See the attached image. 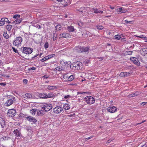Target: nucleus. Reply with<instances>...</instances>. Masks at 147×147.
Returning <instances> with one entry per match:
<instances>
[{"mask_svg": "<svg viewBox=\"0 0 147 147\" xmlns=\"http://www.w3.org/2000/svg\"><path fill=\"white\" fill-rule=\"evenodd\" d=\"M16 102V100L13 96H10L8 98V99L5 103V105L7 106H9L13 103Z\"/></svg>", "mask_w": 147, "mask_h": 147, "instance_id": "nucleus-1", "label": "nucleus"}, {"mask_svg": "<svg viewBox=\"0 0 147 147\" xmlns=\"http://www.w3.org/2000/svg\"><path fill=\"white\" fill-rule=\"evenodd\" d=\"M20 51L26 54H30L33 51V49L28 47H22L20 49Z\"/></svg>", "mask_w": 147, "mask_h": 147, "instance_id": "nucleus-2", "label": "nucleus"}, {"mask_svg": "<svg viewBox=\"0 0 147 147\" xmlns=\"http://www.w3.org/2000/svg\"><path fill=\"white\" fill-rule=\"evenodd\" d=\"M89 49V47H76L75 50H76L78 53H81L83 52H85L88 51Z\"/></svg>", "mask_w": 147, "mask_h": 147, "instance_id": "nucleus-3", "label": "nucleus"}, {"mask_svg": "<svg viewBox=\"0 0 147 147\" xmlns=\"http://www.w3.org/2000/svg\"><path fill=\"white\" fill-rule=\"evenodd\" d=\"M22 41V38L21 37H18L15 39L13 41V44L16 46H19L21 44Z\"/></svg>", "mask_w": 147, "mask_h": 147, "instance_id": "nucleus-4", "label": "nucleus"}, {"mask_svg": "<svg viewBox=\"0 0 147 147\" xmlns=\"http://www.w3.org/2000/svg\"><path fill=\"white\" fill-rule=\"evenodd\" d=\"M85 100L87 104L90 105L94 103L95 101V99L92 96H90L86 97Z\"/></svg>", "mask_w": 147, "mask_h": 147, "instance_id": "nucleus-5", "label": "nucleus"}, {"mask_svg": "<svg viewBox=\"0 0 147 147\" xmlns=\"http://www.w3.org/2000/svg\"><path fill=\"white\" fill-rule=\"evenodd\" d=\"M52 108V105L50 103L45 104L42 107V109L45 111H50Z\"/></svg>", "mask_w": 147, "mask_h": 147, "instance_id": "nucleus-6", "label": "nucleus"}, {"mask_svg": "<svg viewBox=\"0 0 147 147\" xmlns=\"http://www.w3.org/2000/svg\"><path fill=\"white\" fill-rule=\"evenodd\" d=\"M16 114V110L14 109H9L8 111L7 115L10 117H13Z\"/></svg>", "mask_w": 147, "mask_h": 147, "instance_id": "nucleus-7", "label": "nucleus"}, {"mask_svg": "<svg viewBox=\"0 0 147 147\" xmlns=\"http://www.w3.org/2000/svg\"><path fill=\"white\" fill-rule=\"evenodd\" d=\"M63 109L60 106H57L53 109V112L56 114H58L63 111Z\"/></svg>", "mask_w": 147, "mask_h": 147, "instance_id": "nucleus-8", "label": "nucleus"}, {"mask_svg": "<svg viewBox=\"0 0 147 147\" xmlns=\"http://www.w3.org/2000/svg\"><path fill=\"white\" fill-rule=\"evenodd\" d=\"M107 110L110 113H114L117 111V109L113 106L111 105L107 108Z\"/></svg>", "mask_w": 147, "mask_h": 147, "instance_id": "nucleus-9", "label": "nucleus"}, {"mask_svg": "<svg viewBox=\"0 0 147 147\" xmlns=\"http://www.w3.org/2000/svg\"><path fill=\"white\" fill-rule=\"evenodd\" d=\"M87 7H81L76 10L79 11L81 14H85L87 12Z\"/></svg>", "mask_w": 147, "mask_h": 147, "instance_id": "nucleus-10", "label": "nucleus"}, {"mask_svg": "<svg viewBox=\"0 0 147 147\" xmlns=\"http://www.w3.org/2000/svg\"><path fill=\"white\" fill-rule=\"evenodd\" d=\"M72 65L73 67H75V69L79 70L80 69L82 68L81 67L82 65V63L79 62H77L76 63H74Z\"/></svg>", "mask_w": 147, "mask_h": 147, "instance_id": "nucleus-11", "label": "nucleus"}, {"mask_svg": "<svg viewBox=\"0 0 147 147\" xmlns=\"http://www.w3.org/2000/svg\"><path fill=\"white\" fill-rule=\"evenodd\" d=\"M130 60L136 65L139 66L140 65V63L138 59L135 57L130 58Z\"/></svg>", "mask_w": 147, "mask_h": 147, "instance_id": "nucleus-12", "label": "nucleus"}, {"mask_svg": "<svg viewBox=\"0 0 147 147\" xmlns=\"http://www.w3.org/2000/svg\"><path fill=\"white\" fill-rule=\"evenodd\" d=\"M5 22L9 24L11 23V22L9 21L7 18H3L1 19L0 21V26L4 25Z\"/></svg>", "mask_w": 147, "mask_h": 147, "instance_id": "nucleus-13", "label": "nucleus"}, {"mask_svg": "<svg viewBox=\"0 0 147 147\" xmlns=\"http://www.w3.org/2000/svg\"><path fill=\"white\" fill-rule=\"evenodd\" d=\"M27 119L30 122L35 123L37 121L36 120L34 117L31 116H28L26 117Z\"/></svg>", "mask_w": 147, "mask_h": 147, "instance_id": "nucleus-14", "label": "nucleus"}, {"mask_svg": "<svg viewBox=\"0 0 147 147\" xmlns=\"http://www.w3.org/2000/svg\"><path fill=\"white\" fill-rule=\"evenodd\" d=\"M13 133L18 139H19V138H20L22 136L20 132L17 129H15Z\"/></svg>", "mask_w": 147, "mask_h": 147, "instance_id": "nucleus-15", "label": "nucleus"}, {"mask_svg": "<svg viewBox=\"0 0 147 147\" xmlns=\"http://www.w3.org/2000/svg\"><path fill=\"white\" fill-rule=\"evenodd\" d=\"M130 73L129 72H121L119 75L120 77H126L130 76Z\"/></svg>", "mask_w": 147, "mask_h": 147, "instance_id": "nucleus-16", "label": "nucleus"}, {"mask_svg": "<svg viewBox=\"0 0 147 147\" xmlns=\"http://www.w3.org/2000/svg\"><path fill=\"white\" fill-rule=\"evenodd\" d=\"M0 124L2 128L4 127L5 125V122L4 119L0 116Z\"/></svg>", "mask_w": 147, "mask_h": 147, "instance_id": "nucleus-17", "label": "nucleus"}, {"mask_svg": "<svg viewBox=\"0 0 147 147\" xmlns=\"http://www.w3.org/2000/svg\"><path fill=\"white\" fill-rule=\"evenodd\" d=\"M60 63L61 65L63 66H65L67 64L68 65H71V63L69 61L67 62V61H66L64 60H61L60 61Z\"/></svg>", "mask_w": 147, "mask_h": 147, "instance_id": "nucleus-18", "label": "nucleus"}, {"mask_svg": "<svg viewBox=\"0 0 147 147\" xmlns=\"http://www.w3.org/2000/svg\"><path fill=\"white\" fill-rule=\"evenodd\" d=\"M91 11L92 12H94L96 13H102L103 12L102 11L99 10L97 8H92Z\"/></svg>", "mask_w": 147, "mask_h": 147, "instance_id": "nucleus-19", "label": "nucleus"}, {"mask_svg": "<svg viewBox=\"0 0 147 147\" xmlns=\"http://www.w3.org/2000/svg\"><path fill=\"white\" fill-rule=\"evenodd\" d=\"M66 30L69 32H72L74 30V27L72 26H70L67 27Z\"/></svg>", "mask_w": 147, "mask_h": 147, "instance_id": "nucleus-20", "label": "nucleus"}, {"mask_svg": "<svg viewBox=\"0 0 147 147\" xmlns=\"http://www.w3.org/2000/svg\"><path fill=\"white\" fill-rule=\"evenodd\" d=\"M59 35H61L62 37L63 38H67L70 37V35L68 33H64L60 34Z\"/></svg>", "mask_w": 147, "mask_h": 147, "instance_id": "nucleus-21", "label": "nucleus"}, {"mask_svg": "<svg viewBox=\"0 0 147 147\" xmlns=\"http://www.w3.org/2000/svg\"><path fill=\"white\" fill-rule=\"evenodd\" d=\"M38 96L40 98L44 99L47 98L46 93H40L39 94Z\"/></svg>", "mask_w": 147, "mask_h": 147, "instance_id": "nucleus-22", "label": "nucleus"}, {"mask_svg": "<svg viewBox=\"0 0 147 147\" xmlns=\"http://www.w3.org/2000/svg\"><path fill=\"white\" fill-rule=\"evenodd\" d=\"M55 94H53V92H50L48 94H47V98L55 97Z\"/></svg>", "mask_w": 147, "mask_h": 147, "instance_id": "nucleus-23", "label": "nucleus"}, {"mask_svg": "<svg viewBox=\"0 0 147 147\" xmlns=\"http://www.w3.org/2000/svg\"><path fill=\"white\" fill-rule=\"evenodd\" d=\"M139 92H136L134 93L129 94L128 95V97L131 98L138 95L139 94Z\"/></svg>", "mask_w": 147, "mask_h": 147, "instance_id": "nucleus-24", "label": "nucleus"}, {"mask_svg": "<svg viewBox=\"0 0 147 147\" xmlns=\"http://www.w3.org/2000/svg\"><path fill=\"white\" fill-rule=\"evenodd\" d=\"M22 19L21 18H20L18 19H17L16 20L13 21L12 24H19L22 22Z\"/></svg>", "mask_w": 147, "mask_h": 147, "instance_id": "nucleus-25", "label": "nucleus"}, {"mask_svg": "<svg viewBox=\"0 0 147 147\" xmlns=\"http://www.w3.org/2000/svg\"><path fill=\"white\" fill-rule=\"evenodd\" d=\"M63 107L64 109L66 110H68L70 108V105L68 104H64Z\"/></svg>", "mask_w": 147, "mask_h": 147, "instance_id": "nucleus-26", "label": "nucleus"}, {"mask_svg": "<svg viewBox=\"0 0 147 147\" xmlns=\"http://www.w3.org/2000/svg\"><path fill=\"white\" fill-rule=\"evenodd\" d=\"M25 97H24L25 98H28L32 99V96L31 94L26 93L25 95Z\"/></svg>", "mask_w": 147, "mask_h": 147, "instance_id": "nucleus-27", "label": "nucleus"}, {"mask_svg": "<svg viewBox=\"0 0 147 147\" xmlns=\"http://www.w3.org/2000/svg\"><path fill=\"white\" fill-rule=\"evenodd\" d=\"M62 27L60 24H57L55 28V30H59L61 29Z\"/></svg>", "mask_w": 147, "mask_h": 147, "instance_id": "nucleus-28", "label": "nucleus"}, {"mask_svg": "<svg viewBox=\"0 0 147 147\" xmlns=\"http://www.w3.org/2000/svg\"><path fill=\"white\" fill-rule=\"evenodd\" d=\"M74 78V76L72 75H71L68 76L67 80L68 81H71L73 80Z\"/></svg>", "mask_w": 147, "mask_h": 147, "instance_id": "nucleus-29", "label": "nucleus"}, {"mask_svg": "<svg viewBox=\"0 0 147 147\" xmlns=\"http://www.w3.org/2000/svg\"><path fill=\"white\" fill-rule=\"evenodd\" d=\"M56 88H57L56 86H55L49 85L47 87V89L49 90H54Z\"/></svg>", "mask_w": 147, "mask_h": 147, "instance_id": "nucleus-30", "label": "nucleus"}, {"mask_svg": "<svg viewBox=\"0 0 147 147\" xmlns=\"http://www.w3.org/2000/svg\"><path fill=\"white\" fill-rule=\"evenodd\" d=\"M132 51H126L124 54L125 55H130L132 54Z\"/></svg>", "mask_w": 147, "mask_h": 147, "instance_id": "nucleus-31", "label": "nucleus"}, {"mask_svg": "<svg viewBox=\"0 0 147 147\" xmlns=\"http://www.w3.org/2000/svg\"><path fill=\"white\" fill-rule=\"evenodd\" d=\"M57 36V35L56 33H53L52 38L53 40L54 41H55L56 40Z\"/></svg>", "mask_w": 147, "mask_h": 147, "instance_id": "nucleus-32", "label": "nucleus"}, {"mask_svg": "<svg viewBox=\"0 0 147 147\" xmlns=\"http://www.w3.org/2000/svg\"><path fill=\"white\" fill-rule=\"evenodd\" d=\"M137 36L142 38H144L145 40H147V37H146L144 35H140V36Z\"/></svg>", "mask_w": 147, "mask_h": 147, "instance_id": "nucleus-33", "label": "nucleus"}, {"mask_svg": "<svg viewBox=\"0 0 147 147\" xmlns=\"http://www.w3.org/2000/svg\"><path fill=\"white\" fill-rule=\"evenodd\" d=\"M49 57H48V56H46L45 57H43L41 60V61L42 62H44L45 61L49 59Z\"/></svg>", "mask_w": 147, "mask_h": 147, "instance_id": "nucleus-34", "label": "nucleus"}, {"mask_svg": "<svg viewBox=\"0 0 147 147\" xmlns=\"http://www.w3.org/2000/svg\"><path fill=\"white\" fill-rule=\"evenodd\" d=\"M37 109H32L30 111V112L32 115H35L36 112V111Z\"/></svg>", "mask_w": 147, "mask_h": 147, "instance_id": "nucleus-35", "label": "nucleus"}, {"mask_svg": "<svg viewBox=\"0 0 147 147\" xmlns=\"http://www.w3.org/2000/svg\"><path fill=\"white\" fill-rule=\"evenodd\" d=\"M6 27L8 30L9 31L11 30L12 28V26L11 25H8L6 26Z\"/></svg>", "mask_w": 147, "mask_h": 147, "instance_id": "nucleus-36", "label": "nucleus"}, {"mask_svg": "<svg viewBox=\"0 0 147 147\" xmlns=\"http://www.w3.org/2000/svg\"><path fill=\"white\" fill-rule=\"evenodd\" d=\"M121 35L119 34L116 35L115 36V38L117 40H119L121 38Z\"/></svg>", "mask_w": 147, "mask_h": 147, "instance_id": "nucleus-37", "label": "nucleus"}, {"mask_svg": "<svg viewBox=\"0 0 147 147\" xmlns=\"http://www.w3.org/2000/svg\"><path fill=\"white\" fill-rule=\"evenodd\" d=\"M20 18V15L15 14L13 16V18L17 19H19Z\"/></svg>", "mask_w": 147, "mask_h": 147, "instance_id": "nucleus-38", "label": "nucleus"}, {"mask_svg": "<svg viewBox=\"0 0 147 147\" xmlns=\"http://www.w3.org/2000/svg\"><path fill=\"white\" fill-rule=\"evenodd\" d=\"M3 36L6 38L8 39L9 38V36L7 34V32H5L3 34Z\"/></svg>", "mask_w": 147, "mask_h": 147, "instance_id": "nucleus-39", "label": "nucleus"}, {"mask_svg": "<svg viewBox=\"0 0 147 147\" xmlns=\"http://www.w3.org/2000/svg\"><path fill=\"white\" fill-rule=\"evenodd\" d=\"M97 28L99 30H102L104 28V27L102 26L97 25L96 26Z\"/></svg>", "mask_w": 147, "mask_h": 147, "instance_id": "nucleus-40", "label": "nucleus"}, {"mask_svg": "<svg viewBox=\"0 0 147 147\" xmlns=\"http://www.w3.org/2000/svg\"><path fill=\"white\" fill-rule=\"evenodd\" d=\"M56 70L58 71H61L63 70V67L61 66L57 67L56 68Z\"/></svg>", "mask_w": 147, "mask_h": 147, "instance_id": "nucleus-41", "label": "nucleus"}, {"mask_svg": "<svg viewBox=\"0 0 147 147\" xmlns=\"http://www.w3.org/2000/svg\"><path fill=\"white\" fill-rule=\"evenodd\" d=\"M122 7H120L119 8L117 9V12H118V13H119V12L120 13H122Z\"/></svg>", "mask_w": 147, "mask_h": 147, "instance_id": "nucleus-42", "label": "nucleus"}, {"mask_svg": "<svg viewBox=\"0 0 147 147\" xmlns=\"http://www.w3.org/2000/svg\"><path fill=\"white\" fill-rule=\"evenodd\" d=\"M37 115L38 116H40L42 115V113L41 112V111L38 110L37 111Z\"/></svg>", "mask_w": 147, "mask_h": 147, "instance_id": "nucleus-43", "label": "nucleus"}, {"mask_svg": "<svg viewBox=\"0 0 147 147\" xmlns=\"http://www.w3.org/2000/svg\"><path fill=\"white\" fill-rule=\"evenodd\" d=\"M12 49H13V51L15 52L16 53H17L18 55L21 56L19 54V53H18V50L16 49L15 48L13 47H12Z\"/></svg>", "mask_w": 147, "mask_h": 147, "instance_id": "nucleus-44", "label": "nucleus"}, {"mask_svg": "<svg viewBox=\"0 0 147 147\" xmlns=\"http://www.w3.org/2000/svg\"><path fill=\"white\" fill-rule=\"evenodd\" d=\"M89 32H87V31L85 30L82 33V35L83 36H86V35H88V33H89Z\"/></svg>", "mask_w": 147, "mask_h": 147, "instance_id": "nucleus-45", "label": "nucleus"}, {"mask_svg": "<svg viewBox=\"0 0 147 147\" xmlns=\"http://www.w3.org/2000/svg\"><path fill=\"white\" fill-rule=\"evenodd\" d=\"M69 76L68 74L67 73L65 74L63 76V78L64 79H68V76Z\"/></svg>", "mask_w": 147, "mask_h": 147, "instance_id": "nucleus-46", "label": "nucleus"}, {"mask_svg": "<svg viewBox=\"0 0 147 147\" xmlns=\"http://www.w3.org/2000/svg\"><path fill=\"white\" fill-rule=\"evenodd\" d=\"M33 26H34L38 28H41L40 25L38 24H34Z\"/></svg>", "mask_w": 147, "mask_h": 147, "instance_id": "nucleus-47", "label": "nucleus"}, {"mask_svg": "<svg viewBox=\"0 0 147 147\" xmlns=\"http://www.w3.org/2000/svg\"><path fill=\"white\" fill-rule=\"evenodd\" d=\"M142 51L144 53V54L147 53V49L146 48H144L142 49Z\"/></svg>", "mask_w": 147, "mask_h": 147, "instance_id": "nucleus-48", "label": "nucleus"}, {"mask_svg": "<svg viewBox=\"0 0 147 147\" xmlns=\"http://www.w3.org/2000/svg\"><path fill=\"white\" fill-rule=\"evenodd\" d=\"M49 47V43L48 42H47L45 43L44 45V47L46 49L47 48Z\"/></svg>", "mask_w": 147, "mask_h": 147, "instance_id": "nucleus-49", "label": "nucleus"}, {"mask_svg": "<svg viewBox=\"0 0 147 147\" xmlns=\"http://www.w3.org/2000/svg\"><path fill=\"white\" fill-rule=\"evenodd\" d=\"M78 25L80 26H83V23L82 22H79L78 23Z\"/></svg>", "mask_w": 147, "mask_h": 147, "instance_id": "nucleus-50", "label": "nucleus"}, {"mask_svg": "<svg viewBox=\"0 0 147 147\" xmlns=\"http://www.w3.org/2000/svg\"><path fill=\"white\" fill-rule=\"evenodd\" d=\"M55 56V54H51V55H48V57H49V59L50 58H51L52 57H53Z\"/></svg>", "mask_w": 147, "mask_h": 147, "instance_id": "nucleus-51", "label": "nucleus"}, {"mask_svg": "<svg viewBox=\"0 0 147 147\" xmlns=\"http://www.w3.org/2000/svg\"><path fill=\"white\" fill-rule=\"evenodd\" d=\"M75 113L71 114L68 115V117H75Z\"/></svg>", "mask_w": 147, "mask_h": 147, "instance_id": "nucleus-52", "label": "nucleus"}, {"mask_svg": "<svg viewBox=\"0 0 147 147\" xmlns=\"http://www.w3.org/2000/svg\"><path fill=\"white\" fill-rule=\"evenodd\" d=\"M25 115L23 113H20V114L19 117L23 118L24 117Z\"/></svg>", "mask_w": 147, "mask_h": 147, "instance_id": "nucleus-53", "label": "nucleus"}, {"mask_svg": "<svg viewBox=\"0 0 147 147\" xmlns=\"http://www.w3.org/2000/svg\"><path fill=\"white\" fill-rule=\"evenodd\" d=\"M127 11V10L126 9H125L124 8H122V13H125Z\"/></svg>", "mask_w": 147, "mask_h": 147, "instance_id": "nucleus-54", "label": "nucleus"}, {"mask_svg": "<svg viewBox=\"0 0 147 147\" xmlns=\"http://www.w3.org/2000/svg\"><path fill=\"white\" fill-rule=\"evenodd\" d=\"M71 97V96L69 95H67L65 96L64 98H65L66 99L67 98H70Z\"/></svg>", "mask_w": 147, "mask_h": 147, "instance_id": "nucleus-55", "label": "nucleus"}, {"mask_svg": "<svg viewBox=\"0 0 147 147\" xmlns=\"http://www.w3.org/2000/svg\"><path fill=\"white\" fill-rule=\"evenodd\" d=\"M48 77L49 76L47 75H45L42 76V78L45 79H47Z\"/></svg>", "mask_w": 147, "mask_h": 147, "instance_id": "nucleus-56", "label": "nucleus"}, {"mask_svg": "<svg viewBox=\"0 0 147 147\" xmlns=\"http://www.w3.org/2000/svg\"><path fill=\"white\" fill-rule=\"evenodd\" d=\"M36 69V67H32L30 68H29V70H30L31 69L32 70H35Z\"/></svg>", "mask_w": 147, "mask_h": 147, "instance_id": "nucleus-57", "label": "nucleus"}, {"mask_svg": "<svg viewBox=\"0 0 147 147\" xmlns=\"http://www.w3.org/2000/svg\"><path fill=\"white\" fill-rule=\"evenodd\" d=\"M23 82L24 83H25V84H27L28 82V80L26 79H24V80H23Z\"/></svg>", "mask_w": 147, "mask_h": 147, "instance_id": "nucleus-58", "label": "nucleus"}, {"mask_svg": "<svg viewBox=\"0 0 147 147\" xmlns=\"http://www.w3.org/2000/svg\"><path fill=\"white\" fill-rule=\"evenodd\" d=\"M0 85L3 86H4L6 85V84H5V83H0Z\"/></svg>", "mask_w": 147, "mask_h": 147, "instance_id": "nucleus-59", "label": "nucleus"}, {"mask_svg": "<svg viewBox=\"0 0 147 147\" xmlns=\"http://www.w3.org/2000/svg\"><path fill=\"white\" fill-rule=\"evenodd\" d=\"M112 141V140H111V139H110L108 140H107V141L106 143H110Z\"/></svg>", "mask_w": 147, "mask_h": 147, "instance_id": "nucleus-60", "label": "nucleus"}, {"mask_svg": "<svg viewBox=\"0 0 147 147\" xmlns=\"http://www.w3.org/2000/svg\"><path fill=\"white\" fill-rule=\"evenodd\" d=\"M84 63L85 65H87L88 64V62L87 61H84Z\"/></svg>", "mask_w": 147, "mask_h": 147, "instance_id": "nucleus-61", "label": "nucleus"}, {"mask_svg": "<svg viewBox=\"0 0 147 147\" xmlns=\"http://www.w3.org/2000/svg\"><path fill=\"white\" fill-rule=\"evenodd\" d=\"M3 76L4 77H6L7 78H9V76L7 75H4Z\"/></svg>", "mask_w": 147, "mask_h": 147, "instance_id": "nucleus-62", "label": "nucleus"}, {"mask_svg": "<svg viewBox=\"0 0 147 147\" xmlns=\"http://www.w3.org/2000/svg\"><path fill=\"white\" fill-rule=\"evenodd\" d=\"M146 102H143L141 103V105L144 106V105H146Z\"/></svg>", "mask_w": 147, "mask_h": 147, "instance_id": "nucleus-63", "label": "nucleus"}, {"mask_svg": "<svg viewBox=\"0 0 147 147\" xmlns=\"http://www.w3.org/2000/svg\"><path fill=\"white\" fill-rule=\"evenodd\" d=\"M147 146L145 144L143 145L141 147H146Z\"/></svg>", "mask_w": 147, "mask_h": 147, "instance_id": "nucleus-64", "label": "nucleus"}]
</instances>
